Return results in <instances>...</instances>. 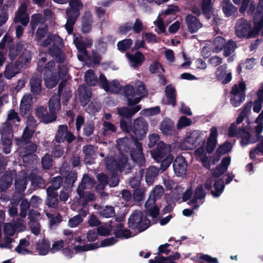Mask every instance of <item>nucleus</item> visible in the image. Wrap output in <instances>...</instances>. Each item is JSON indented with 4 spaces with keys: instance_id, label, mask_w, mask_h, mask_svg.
<instances>
[{
    "instance_id": "nucleus-32",
    "label": "nucleus",
    "mask_w": 263,
    "mask_h": 263,
    "mask_svg": "<svg viewBox=\"0 0 263 263\" xmlns=\"http://www.w3.org/2000/svg\"><path fill=\"white\" fill-rule=\"evenodd\" d=\"M180 257V255L178 252L166 258L158 255L154 260L150 259L149 263H175L174 260L179 259Z\"/></svg>"
},
{
    "instance_id": "nucleus-45",
    "label": "nucleus",
    "mask_w": 263,
    "mask_h": 263,
    "mask_svg": "<svg viewBox=\"0 0 263 263\" xmlns=\"http://www.w3.org/2000/svg\"><path fill=\"white\" fill-rule=\"evenodd\" d=\"M78 91L80 93V101L82 105L85 106L89 100L90 93L86 91V88L84 86H80L78 88Z\"/></svg>"
},
{
    "instance_id": "nucleus-56",
    "label": "nucleus",
    "mask_w": 263,
    "mask_h": 263,
    "mask_svg": "<svg viewBox=\"0 0 263 263\" xmlns=\"http://www.w3.org/2000/svg\"><path fill=\"white\" fill-rule=\"evenodd\" d=\"M100 214L105 218L113 217L115 214V210L111 206H106L102 210L100 211Z\"/></svg>"
},
{
    "instance_id": "nucleus-42",
    "label": "nucleus",
    "mask_w": 263,
    "mask_h": 263,
    "mask_svg": "<svg viewBox=\"0 0 263 263\" xmlns=\"http://www.w3.org/2000/svg\"><path fill=\"white\" fill-rule=\"evenodd\" d=\"M48 195L47 204L48 206L55 207L58 204V194L52 190V187H48L47 190Z\"/></svg>"
},
{
    "instance_id": "nucleus-59",
    "label": "nucleus",
    "mask_w": 263,
    "mask_h": 263,
    "mask_svg": "<svg viewBox=\"0 0 263 263\" xmlns=\"http://www.w3.org/2000/svg\"><path fill=\"white\" fill-rule=\"evenodd\" d=\"M230 144L228 142L220 145L216 151V155H218V158L216 161H217L219 160L221 155L225 154L228 152L230 150Z\"/></svg>"
},
{
    "instance_id": "nucleus-11",
    "label": "nucleus",
    "mask_w": 263,
    "mask_h": 263,
    "mask_svg": "<svg viewBox=\"0 0 263 263\" xmlns=\"http://www.w3.org/2000/svg\"><path fill=\"white\" fill-rule=\"evenodd\" d=\"M164 194V189L161 185H156L147 201L145 203V209L152 217H156L159 214V208L155 205L156 200L160 199Z\"/></svg>"
},
{
    "instance_id": "nucleus-5",
    "label": "nucleus",
    "mask_w": 263,
    "mask_h": 263,
    "mask_svg": "<svg viewBox=\"0 0 263 263\" xmlns=\"http://www.w3.org/2000/svg\"><path fill=\"white\" fill-rule=\"evenodd\" d=\"M54 63L52 61L48 63L44 69L45 77L44 81L46 86L48 88H52L58 83L60 77L65 76L67 72V68L64 66V65L59 66V71L61 75L57 76L54 71L53 66Z\"/></svg>"
},
{
    "instance_id": "nucleus-40",
    "label": "nucleus",
    "mask_w": 263,
    "mask_h": 263,
    "mask_svg": "<svg viewBox=\"0 0 263 263\" xmlns=\"http://www.w3.org/2000/svg\"><path fill=\"white\" fill-rule=\"evenodd\" d=\"M92 15L89 12L85 13L82 18V30L84 33L88 32L91 29Z\"/></svg>"
},
{
    "instance_id": "nucleus-33",
    "label": "nucleus",
    "mask_w": 263,
    "mask_h": 263,
    "mask_svg": "<svg viewBox=\"0 0 263 263\" xmlns=\"http://www.w3.org/2000/svg\"><path fill=\"white\" fill-rule=\"evenodd\" d=\"M61 108V104L59 96L58 95H53L50 99L49 102V109L50 114L57 116V113Z\"/></svg>"
},
{
    "instance_id": "nucleus-14",
    "label": "nucleus",
    "mask_w": 263,
    "mask_h": 263,
    "mask_svg": "<svg viewBox=\"0 0 263 263\" xmlns=\"http://www.w3.org/2000/svg\"><path fill=\"white\" fill-rule=\"evenodd\" d=\"M246 85L243 81L234 84L231 88V104L237 107L240 105L246 97Z\"/></svg>"
},
{
    "instance_id": "nucleus-52",
    "label": "nucleus",
    "mask_w": 263,
    "mask_h": 263,
    "mask_svg": "<svg viewBox=\"0 0 263 263\" xmlns=\"http://www.w3.org/2000/svg\"><path fill=\"white\" fill-rule=\"evenodd\" d=\"M63 84L61 83L59 86V97L62 96L64 98V101H63V103H65V102H67L68 100L71 97V92L68 88H65L64 90V92L63 93Z\"/></svg>"
},
{
    "instance_id": "nucleus-29",
    "label": "nucleus",
    "mask_w": 263,
    "mask_h": 263,
    "mask_svg": "<svg viewBox=\"0 0 263 263\" xmlns=\"http://www.w3.org/2000/svg\"><path fill=\"white\" fill-rule=\"evenodd\" d=\"M140 105H137L132 107H123L118 109V114L122 117L130 118L135 114L141 109Z\"/></svg>"
},
{
    "instance_id": "nucleus-36",
    "label": "nucleus",
    "mask_w": 263,
    "mask_h": 263,
    "mask_svg": "<svg viewBox=\"0 0 263 263\" xmlns=\"http://www.w3.org/2000/svg\"><path fill=\"white\" fill-rule=\"evenodd\" d=\"M21 67L16 63H11L7 66L4 72L6 78L10 79L20 72Z\"/></svg>"
},
{
    "instance_id": "nucleus-13",
    "label": "nucleus",
    "mask_w": 263,
    "mask_h": 263,
    "mask_svg": "<svg viewBox=\"0 0 263 263\" xmlns=\"http://www.w3.org/2000/svg\"><path fill=\"white\" fill-rule=\"evenodd\" d=\"M192 191L191 190H186L183 194V200L185 201L191 198L190 204L194 209H196L203 203L205 193L203 191L202 186L199 185L196 189L193 197H192Z\"/></svg>"
},
{
    "instance_id": "nucleus-26",
    "label": "nucleus",
    "mask_w": 263,
    "mask_h": 263,
    "mask_svg": "<svg viewBox=\"0 0 263 263\" xmlns=\"http://www.w3.org/2000/svg\"><path fill=\"white\" fill-rule=\"evenodd\" d=\"M36 115L42 122L46 123L54 121L57 118V116L54 115H52L50 113L49 114L46 108L42 106H40L36 109Z\"/></svg>"
},
{
    "instance_id": "nucleus-53",
    "label": "nucleus",
    "mask_w": 263,
    "mask_h": 263,
    "mask_svg": "<svg viewBox=\"0 0 263 263\" xmlns=\"http://www.w3.org/2000/svg\"><path fill=\"white\" fill-rule=\"evenodd\" d=\"M214 187L215 190L212 192V195L215 197H219L223 190L224 183L222 181H217L215 182Z\"/></svg>"
},
{
    "instance_id": "nucleus-21",
    "label": "nucleus",
    "mask_w": 263,
    "mask_h": 263,
    "mask_svg": "<svg viewBox=\"0 0 263 263\" xmlns=\"http://www.w3.org/2000/svg\"><path fill=\"white\" fill-rule=\"evenodd\" d=\"M37 122L31 116H28L27 119V126L24 130L23 135V139L25 142H27L30 139L35 128L37 126Z\"/></svg>"
},
{
    "instance_id": "nucleus-34",
    "label": "nucleus",
    "mask_w": 263,
    "mask_h": 263,
    "mask_svg": "<svg viewBox=\"0 0 263 263\" xmlns=\"http://www.w3.org/2000/svg\"><path fill=\"white\" fill-rule=\"evenodd\" d=\"M36 251L41 255H45L50 252V244L48 240H39L36 245Z\"/></svg>"
},
{
    "instance_id": "nucleus-8",
    "label": "nucleus",
    "mask_w": 263,
    "mask_h": 263,
    "mask_svg": "<svg viewBox=\"0 0 263 263\" xmlns=\"http://www.w3.org/2000/svg\"><path fill=\"white\" fill-rule=\"evenodd\" d=\"M70 8L66 11L67 23L65 25L68 33L70 34L73 30V26L80 15L79 11L82 8L83 4L80 0H70Z\"/></svg>"
},
{
    "instance_id": "nucleus-55",
    "label": "nucleus",
    "mask_w": 263,
    "mask_h": 263,
    "mask_svg": "<svg viewBox=\"0 0 263 263\" xmlns=\"http://www.w3.org/2000/svg\"><path fill=\"white\" fill-rule=\"evenodd\" d=\"M12 182L11 177H3L0 180V192L5 191L10 185Z\"/></svg>"
},
{
    "instance_id": "nucleus-1",
    "label": "nucleus",
    "mask_w": 263,
    "mask_h": 263,
    "mask_svg": "<svg viewBox=\"0 0 263 263\" xmlns=\"http://www.w3.org/2000/svg\"><path fill=\"white\" fill-rule=\"evenodd\" d=\"M20 121V119L18 117L17 112L11 110L9 112L7 121L0 128L2 143L3 145L4 152L6 154H9L11 151V139L13 137L11 125L14 124L15 122H19Z\"/></svg>"
},
{
    "instance_id": "nucleus-60",
    "label": "nucleus",
    "mask_w": 263,
    "mask_h": 263,
    "mask_svg": "<svg viewBox=\"0 0 263 263\" xmlns=\"http://www.w3.org/2000/svg\"><path fill=\"white\" fill-rule=\"evenodd\" d=\"M254 26L253 30H252V36L255 37L258 35L259 32L262 30L263 27L262 20L259 21H253Z\"/></svg>"
},
{
    "instance_id": "nucleus-12",
    "label": "nucleus",
    "mask_w": 263,
    "mask_h": 263,
    "mask_svg": "<svg viewBox=\"0 0 263 263\" xmlns=\"http://www.w3.org/2000/svg\"><path fill=\"white\" fill-rule=\"evenodd\" d=\"M150 221L143 216L142 212L134 211L128 219V225L131 229L141 232L146 229L149 226Z\"/></svg>"
},
{
    "instance_id": "nucleus-43",
    "label": "nucleus",
    "mask_w": 263,
    "mask_h": 263,
    "mask_svg": "<svg viewBox=\"0 0 263 263\" xmlns=\"http://www.w3.org/2000/svg\"><path fill=\"white\" fill-rule=\"evenodd\" d=\"M159 170L155 166L149 167L146 171L145 175V180L147 184L151 185L158 175Z\"/></svg>"
},
{
    "instance_id": "nucleus-46",
    "label": "nucleus",
    "mask_w": 263,
    "mask_h": 263,
    "mask_svg": "<svg viewBox=\"0 0 263 263\" xmlns=\"http://www.w3.org/2000/svg\"><path fill=\"white\" fill-rule=\"evenodd\" d=\"M226 44L225 40L221 36L216 37L213 42V51L218 53L222 50Z\"/></svg>"
},
{
    "instance_id": "nucleus-25",
    "label": "nucleus",
    "mask_w": 263,
    "mask_h": 263,
    "mask_svg": "<svg viewBox=\"0 0 263 263\" xmlns=\"http://www.w3.org/2000/svg\"><path fill=\"white\" fill-rule=\"evenodd\" d=\"M74 139L73 136L68 132L67 127L65 125H60L59 127L55 140L57 142H64L65 140L68 142H71Z\"/></svg>"
},
{
    "instance_id": "nucleus-15",
    "label": "nucleus",
    "mask_w": 263,
    "mask_h": 263,
    "mask_svg": "<svg viewBox=\"0 0 263 263\" xmlns=\"http://www.w3.org/2000/svg\"><path fill=\"white\" fill-rule=\"evenodd\" d=\"M74 43L79 51L78 58L80 61H85L88 59V55L86 50L87 48L90 47L92 44L90 39H84L82 37H76L74 39Z\"/></svg>"
},
{
    "instance_id": "nucleus-39",
    "label": "nucleus",
    "mask_w": 263,
    "mask_h": 263,
    "mask_svg": "<svg viewBox=\"0 0 263 263\" xmlns=\"http://www.w3.org/2000/svg\"><path fill=\"white\" fill-rule=\"evenodd\" d=\"M230 163V159L228 157L224 158L220 166L216 167L212 172L214 176L218 177L223 174L228 169V167Z\"/></svg>"
},
{
    "instance_id": "nucleus-17",
    "label": "nucleus",
    "mask_w": 263,
    "mask_h": 263,
    "mask_svg": "<svg viewBox=\"0 0 263 263\" xmlns=\"http://www.w3.org/2000/svg\"><path fill=\"white\" fill-rule=\"evenodd\" d=\"M251 25L246 20L241 18L237 21L235 26V32L238 37H254L251 35Z\"/></svg>"
},
{
    "instance_id": "nucleus-30",
    "label": "nucleus",
    "mask_w": 263,
    "mask_h": 263,
    "mask_svg": "<svg viewBox=\"0 0 263 263\" xmlns=\"http://www.w3.org/2000/svg\"><path fill=\"white\" fill-rule=\"evenodd\" d=\"M205 141H203L202 145L198 147L195 151V154L201 161L203 165L207 168L209 167L210 162L205 152Z\"/></svg>"
},
{
    "instance_id": "nucleus-3",
    "label": "nucleus",
    "mask_w": 263,
    "mask_h": 263,
    "mask_svg": "<svg viewBox=\"0 0 263 263\" xmlns=\"http://www.w3.org/2000/svg\"><path fill=\"white\" fill-rule=\"evenodd\" d=\"M118 147L120 151H127L126 148L129 145H132L134 147L130 151V156L132 159L136 162L139 165H142L144 162V158L142 154V146L140 143L137 140H129L125 137L117 140Z\"/></svg>"
},
{
    "instance_id": "nucleus-31",
    "label": "nucleus",
    "mask_w": 263,
    "mask_h": 263,
    "mask_svg": "<svg viewBox=\"0 0 263 263\" xmlns=\"http://www.w3.org/2000/svg\"><path fill=\"white\" fill-rule=\"evenodd\" d=\"M217 130L216 127H212L210 135L208 140L206 151L209 153H212L216 146L217 142Z\"/></svg>"
},
{
    "instance_id": "nucleus-7",
    "label": "nucleus",
    "mask_w": 263,
    "mask_h": 263,
    "mask_svg": "<svg viewBox=\"0 0 263 263\" xmlns=\"http://www.w3.org/2000/svg\"><path fill=\"white\" fill-rule=\"evenodd\" d=\"M127 158L124 155H122L120 159L117 163L112 158H108L106 160V165L107 169L112 171V176L108 181L111 187L117 186L119 183V179L117 176L118 171H122L126 166Z\"/></svg>"
},
{
    "instance_id": "nucleus-19",
    "label": "nucleus",
    "mask_w": 263,
    "mask_h": 263,
    "mask_svg": "<svg viewBox=\"0 0 263 263\" xmlns=\"http://www.w3.org/2000/svg\"><path fill=\"white\" fill-rule=\"evenodd\" d=\"M15 231V228L11 224L8 223L5 224L4 232L5 235V243H0L1 248L10 249L12 248L11 243L12 242L13 239L10 237L13 236L14 234Z\"/></svg>"
},
{
    "instance_id": "nucleus-63",
    "label": "nucleus",
    "mask_w": 263,
    "mask_h": 263,
    "mask_svg": "<svg viewBox=\"0 0 263 263\" xmlns=\"http://www.w3.org/2000/svg\"><path fill=\"white\" fill-rule=\"evenodd\" d=\"M250 1L251 0H242L241 2V0H233V2L236 5H240L241 3V5L239 7V13L243 14L246 12Z\"/></svg>"
},
{
    "instance_id": "nucleus-27",
    "label": "nucleus",
    "mask_w": 263,
    "mask_h": 263,
    "mask_svg": "<svg viewBox=\"0 0 263 263\" xmlns=\"http://www.w3.org/2000/svg\"><path fill=\"white\" fill-rule=\"evenodd\" d=\"M228 66L224 64L219 66L215 72V76L219 81L223 84H227L230 81V73H227Z\"/></svg>"
},
{
    "instance_id": "nucleus-49",
    "label": "nucleus",
    "mask_w": 263,
    "mask_h": 263,
    "mask_svg": "<svg viewBox=\"0 0 263 263\" xmlns=\"http://www.w3.org/2000/svg\"><path fill=\"white\" fill-rule=\"evenodd\" d=\"M201 8L203 13L209 18L213 10L212 0H203Z\"/></svg>"
},
{
    "instance_id": "nucleus-61",
    "label": "nucleus",
    "mask_w": 263,
    "mask_h": 263,
    "mask_svg": "<svg viewBox=\"0 0 263 263\" xmlns=\"http://www.w3.org/2000/svg\"><path fill=\"white\" fill-rule=\"evenodd\" d=\"M27 178H23L22 179H17L15 182V186L16 190L19 192H22L25 191L26 187Z\"/></svg>"
},
{
    "instance_id": "nucleus-2",
    "label": "nucleus",
    "mask_w": 263,
    "mask_h": 263,
    "mask_svg": "<svg viewBox=\"0 0 263 263\" xmlns=\"http://www.w3.org/2000/svg\"><path fill=\"white\" fill-rule=\"evenodd\" d=\"M120 127L123 132L130 134H132V136L138 140H141L145 137L148 130V124L141 117L134 120L133 125L128 123L125 120L122 119L120 121Z\"/></svg>"
},
{
    "instance_id": "nucleus-51",
    "label": "nucleus",
    "mask_w": 263,
    "mask_h": 263,
    "mask_svg": "<svg viewBox=\"0 0 263 263\" xmlns=\"http://www.w3.org/2000/svg\"><path fill=\"white\" fill-rule=\"evenodd\" d=\"M85 80L86 82L90 85H96L97 83V77L94 75L92 70H88L85 72Z\"/></svg>"
},
{
    "instance_id": "nucleus-4",
    "label": "nucleus",
    "mask_w": 263,
    "mask_h": 263,
    "mask_svg": "<svg viewBox=\"0 0 263 263\" xmlns=\"http://www.w3.org/2000/svg\"><path fill=\"white\" fill-rule=\"evenodd\" d=\"M170 152L171 146L170 145H166L164 142H160L158 143L157 149L153 150L151 152L153 158L157 162H159L164 156L167 155L161 164L160 170L162 172L165 171L173 161V156L168 154Z\"/></svg>"
},
{
    "instance_id": "nucleus-44",
    "label": "nucleus",
    "mask_w": 263,
    "mask_h": 263,
    "mask_svg": "<svg viewBox=\"0 0 263 263\" xmlns=\"http://www.w3.org/2000/svg\"><path fill=\"white\" fill-rule=\"evenodd\" d=\"M28 146L29 147L28 152H27L26 154H21V156L23 157V161L24 162H29L30 158L32 161L36 160L37 156L31 153L32 152H34L36 150V145L34 143H30Z\"/></svg>"
},
{
    "instance_id": "nucleus-10",
    "label": "nucleus",
    "mask_w": 263,
    "mask_h": 263,
    "mask_svg": "<svg viewBox=\"0 0 263 263\" xmlns=\"http://www.w3.org/2000/svg\"><path fill=\"white\" fill-rule=\"evenodd\" d=\"M136 92L132 85H127L125 87L124 91L127 99L128 104L133 105L138 103L142 97L146 94L145 87L141 82H138L137 84Z\"/></svg>"
},
{
    "instance_id": "nucleus-38",
    "label": "nucleus",
    "mask_w": 263,
    "mask_h": 263,
    "mask_svg": "<svg viewBox=\"0 0 263 263\" xmlns=\"http://www.w3.org/2000/svg\"><path fill=\"white\" fill-rule=\"evenodd\" d=\"M32 104V98L30 95H25L22 99L20 104V110L23 115H25L30 109Z\"/></svg>"
},
{
    "instance_id": "nucleus-18",
    "label": "nucleus",
    "mask_w": 263,
    "mask_h": 263,
    "mask_svg": "<svg viewBox=\"0 0 263 263\" xmlns=\"http://www.w3.org/2000/svg\"><path fill=\"white\" fill-rule=\"evenodd\" d=\"M99 81L102 88L105 91L116 93L121 89V86L117 81L113 80L108 82L106 77L102 74L100 75Z\"/></svg>"
},
{
    "instance_id": "nucleus-16",
    "label": "nucleus",
    "mask_w": 263,
    "mask_h": 263,
    "mask_svg": "<svg viewBox=\"0 0 263 263\" xmlns=\"http://www.w3.org/2000/svg\"><path fill=\"white\" fill-rule=\"evenodd\" d=\"M201 133L195 130L184 139L180 144V147L183 149H192L201 141Z\"/></svg>"
},
{
    "instance_id": "nucleus-58",
    "label": "nucleus",
    "mask_w": 263,
    "mask_h": 263,
    "mask_svg": "<svg viewBox=\"0 0 263 263\" xmlns=\"http://www.w3.org/2000/svg\"><path fill=\"white\" fill-rule=\"evenodd\" d=\"M101 108L100 104L97 102H91L85 109L86 111L90 114H94L99 111Z\"/></svg>"
},
{
    "instance_id": "nucleus-22",
    "label": "nucleus",
    "mask_w": 263,
    "mask_h": 263,
    "mask_svg": "<svg viewBox=\"0 0 263 263\" xmlns=\"http://www.w3.org/2000/svg\"><path fill=\"white\" fill-rule=\"evenodd\" d=\"M82 241V239L80 236H78L76 238V240L73 244V246L72 247V248L75 250L76 253L92 250L98 248L99 247V245L96 243L81 245L80 243Z\"/></svg>"
},
{
    "instance_id": "nucleus-47",
    "label": "nucleus",
    "mask_w": 263,
    "mask_h": 263,
    "mask_svg": "<svg viewBox=\"0 0 263 263\" xmlns=\"http://www.w3.org/2000/svg\"><path fill=\"white\" fill-rule=\"evenodd\" d=\"M30 83L31 91L35 94L39 93L41 91V80L40 78H32Z\"/></svg>"
},
{
    "instance_id": "nucleus-20",
    "label": "nucleus",
    "mask_w": 263,
    "mask_h": 263,
    "mask_svg": "<svg viewBox=\"0 0 263 263\" xmlns=\"http://www.w3.org/2000/svg\"><path fill=\"white\" fill-rule=\"evenodd\" d=\"M187 164L182 156H178L173 163V168L177 176H182L186 173Z\"/></svg>"
},
{
    "instance_id": "nucleus-54",
    "label": "nucleus",
    "mask_w": 263,
    "mask_h": 263,
    "mask_svg": "<svg viewBox=\"0 0 263 263\" xmlns=\"http://www.w3.org/2000/svg\"><path fill=\"white\" fill-rule=\"evenodd\" d=\"M31 59V56L30 52L28 51L25 50L19 58L18 62L20 63L18 64V65L21 68H22L24 65L30 61Z\"/></svg>"
},
{
    "instance_id": "nucleus-28",
    "label": "nucleus",
    "mask_w": 263,
    "mask_h": 263,
    "mask_svg": "<svg viewBox=\"0 0 263 263\" xmlns=\"http://www.w3.org/2000/svg\"><path fill=\"white\" fill-rule=\"evenodd\" d=\"M186 23L189 30L191 33L197 32L202 27V24L196 17L190 14L186 17Z\"/></svg>"
},
{
    "instance_id": "nucleus-41",
    "label": "nucleus",
    "mask_w": 263,
    "mask_h": 263,
    "mask_svg": "<svg viewBox=\"0 0 263 263\" xmlns=\"http://www.w3.org/2000/svg\"><path fill=\"white\" fill-rule=\"evenodd\" d=\"M165 95L167 99V104L174 106L176 104V91L172 85H168L165 88Z\"/></svg>"
},
{
    "instance_id": "nucleus-23",
    "label": "nucleus",
    "mask_w": 263,
    "mask_h": 263,
    "mask_svg": "<svg viewBox=\"0 0 263 263\" xmlns=\"http://www.w3.org/2000/svg\"><path fill=\"white\" fill-rule=\"evenodd\" d=\"M126 55L128 59L129 65L135 68L141 66L145 60L144 55L139 51L136 52L134 54L127 52Z\"/></svg>"
},
{
    "instance_id": "nucleus-48",
    "label": "nucleus",
    "mask_w": 263,
    "mask_h": 263,
    "mask_svg": "<svg viewBox=\"0 0 263 263\" xmlns=\"http://www.w3.org/2000/svg\"><path fill=\"white\" fill-rule=\"evenodd\" d=\"M96 151V148L92 145H86L83 147V152L86 155L85 161L87 163H91L92 159L90 158L93 156Z\"/></svg>"
},
{
    "instance_id": "nucleus-24",
    "label": "nucleus",
    "mask_w": 263,
    "mask_h": 263,
    "mask_svg": "<svg viewBox=\"0 0 263 263\" xmlns=\"http://www.w3.org/2000/svg\"><path fill=\"white\" fill-rule=\"evenodd\" d=\"M27 5L23 3L16 13L14 22H20L23 25L26 26L29 22V15L26 12Z\"/></svg>"
},
{
    "instance_id": "nucleus-64",
    "label": "nucleus",
    "mask_w": 263,
    "mask_h": 263,
    "mask_svg": "<svg viewBox=\"0 0 263 263\" xmlns=\"http://www.w3.org/2000/svg\"><path fill=\"white\" fill-rule=\"evenodd\" d=\"M192 121L190 119L187 118L184 116H182L178 120L177 127L178 128H181L185 126L190 125Z\"/></svg>"
},
{
    "instance_id": "nucleus-35",
    "label": "nucleus",
    "mask_w": 263,
    "mask_h": 263,
    "mask_svg": "<svg viewBox=\"0 0 263 263\" xmlns=\"http://www.w3.org/2000/svg\"><path fill=\"white\" fill-rule=\"evenodd\" d=\"M93 186V181L87 175H84L82 180L81 184L78 186V193L81 198L84 197L83 191L84 189H90Z\"/></svg>"
},
{
    "instance_id": "nucleus-6",
    "label": "nucleus",
    "mask_w": 263,
    "mask_h": 263,
    "mask_svg": "<svg viewBox=\"0 0 263 263\" xmlns=\"http://www.w3.org/2000/svg\"><path fill=\"white\" fill-rule=\"evenodd\" d=\"M247 126L238 127L235 123H231V136L240 139V144L245 146L249 144L255 143L257 142V138L253 137L249 132Z\"/></svg>"
},
{
    "instance_id": "nucleus-62",
    "label": "nucleus",
    "mask_w": 263,
    "mask_h": 263,
    "mask_svg": "<svg viewBox=\"0 0 263 263\" xmlns=\"http://www.w3.org/2000/svg\"><path fill=\"white\" fill-rule=\"evenodd\" d=\"M115 235L118 237L127 238L132 236L131 233L128 230L124 229L120 224V228L115 232Z\"/></svg>"
},
{
    "instance_id": "nucleus-37",
    "label": "nucleus",
    "mask_w": 263,
    "mask_h": 263,
    "mask_svg": "<svg viewBox=\"0 0 263 263\" xmlns=\"http://www.w3.org/2000/svg\"><path fill=\"white\" fill-rule=\"evenodd\" d=\"M174 129V123L170 119H164L160 124V129L165 135H171Z\"/></svg>"
},
{
    "instance_id": "nucleus-9",
    "label": "nucleus",
    "mask_w": 263,
    "mask_h": 263,
    "mask_svg": "<svg viewBox=\"0 0 263 263\" xmlns=\"http://www.w3.org/2000/svg\"><path fill=\"white\" fill-rule=\"evenodd\" d=\"M46 34V28L38 29L36 33V39L38 44L43 47L52 46L54 50L58 51L59 48L62 45V39L56 34L48 35L46 39L43 41L42 39Z\"/></svg>"
},
{
    "instance_id": "nucleus-50",
    "label": "nucleus",
    "mask_w": 263,
    "mask_h": 263,
    "mask_svg": "<svg viewBox=\"0 0 263 263\" xmlns=\"http://www.w3.org/2000/svg\"><path fill=\"white\" fill-rule=\"evenodd\" d=\"M261 142L257 144V146L253 148L250 152L249 156L251 159H254L259 153L263 154V138L260 139Z\"/></svg>"
},
{
    "instance_id": "nucleus-57",
    "label": "nucleus",
    "mask_w": 263,
    "mask_h": 263,
    "mask_svg": "<svg viewBox=\"0 0 263 263\" xmlns=\"http://www.w3.org/2000/svg\"><path fill=\"white\" fill-rule=\"evenodd\" d=\"M133 44V41L131 39H126L119 42L117 46L119 50L125 51L129 48Z\"/></svg>"
}]
</instances>
